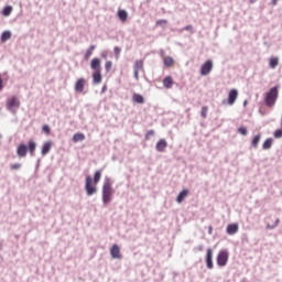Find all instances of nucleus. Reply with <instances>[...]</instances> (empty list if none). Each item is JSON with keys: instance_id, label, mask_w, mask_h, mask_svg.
I'll return each instance as SVG.
<instances>
[{"instance_id": "15", "label": "nucleus", "mask_w": 282, "mask_h": 282, "mask_svg": "<svg viewBox=\"0 0 282 282\" xmlns=\"http://www.w3.org/2000/svg\"><path fill=\"white\" fill-rule=\"evenodd\" d=\"M93 83L94 85H100V83H102L101 72H93Z\"/></svg>"}, {"instance_id": "26", "label": "nucleus", "mask_w": 282, "mask_h": 282, "mask_svg": "<svg viewBox=\"0 0 282 282\" xmlns=\"http://www.w3.org/2000/svg\"><path fill=\"white\" fill-rule=\"evenodd\" d=\"M94 50H96L95 45H90L89 48L85 53L86 61H89V57L94 54Z\"/></svg>"}, {"instance_id": "41", "label": "nucleus", "mask_w": 282, "mask_h": 282, "mask_svg": "<svg viewBox=\"0 0 282 282\" xmlns=\"http://www.w3.org/2000/svg\"><path fill=\"white\" fill-rule=\"evenodd\" d=\"M1 89H3V78H1V76H0V91H1Z\"/></svg>"}, {"instance_id": "12", "label": "nucleus", "mask_w": 282, "mask_h": 282, "mask_svg": "<svg viewBox=\"0 0 282 282\" xmlns=\"http://www.w3.org/2000/svg\"><path fill=\"white\" fill-rule=\"evenodd\" d=\"M206 265L208 270H213L214 264H213V249H207L206 251Z\"/></svg>"}, {"instance_id": "3", "label": "nucleus", "mask_w": 282, "mask_h": 282, "mask_svg": "<svg viewBox=\"0 0 282 282\" xmlns=\"http://www.w3.org/2000/svg\"><path fill=\"white\" fill-rule=\"evenodd\" d=\"M28 150L30 155L34 156V151H36V142L34 140L29 141V147L24 143L20 144L17 149L18 156L25 158V155H28Z\"/></svg>"}, {"instance_id": "18", "label": "nucleus", "mask_w": 282, "mask_h": 282, "mask_svg": "<svg viewBox=\"0 0 282 282\" xmlns=\"http://www.w3.org/2000/svg\"><path fill=\"white\" fill-rule=\"evenodd\" d=\"M163 87H165V89H171V87H173V77L166 76L163 79Z\"/></svg>"}, {"instance_id": "21", "label": "nucleus", "mask_w": 282, "mask_h": 282, "mask_svg": "<svg viewBox=\"0 0 282 282\" xmlns=\"http://www.w3.org/2000/svg\"><path fill=\"white\" fill-rule=\"evenodd\" d=\"M163 63L165 67H173V65L175 64V59H173V57L171 56H167V57H164Z\"/></svg>"}, {"instance_id": "34", "label": "nucleus", "mask_w": 282, "mask_h": 282, "mask_svg": "<svg viewBox=\"0 0 282 282\" xmlns=\"http://www.w3.org/2000/svg\"><path fill=\"white\" fill-rule=\"evenodd\" d=\"M238 132H240L241 135H248V129L246 127H240Z\"/></svg>"}, {"instance_id": "14", "label": "nucleus", "mask_w": 282, "mask_h": 282, "mask_svg": "<svg viewBox=\"0 0 282 282\" xmlns=\"http://www.w3.org/2000/svg\"><path fill=\"white\" fill-rule=\"evenodd\" d=\"M227 235H237L239 232V225L238 224H229L226 228Z\"/></svg>"}, {"instance_id": "40", "label": "nucleus", "mask_w": 282, "mask_h": 282, "mask_svg": "<svg viewBox=\"0 0 282 282\" xmlns=\"http://www.w3.org/2000/svg\"><path fill=\"white\" fill-rule=\"evenodd\" d=\"M139 72H140V70H134V78H135V80H138V79L140 78Z\"/></svg>"}, {"instance_id": "8", "label": "nucleus", "mask_w": 282, "mask_h": 282, "mask_svg": "<svg viewBox=\"0 0 282 282\" xmlns=\"http://www.w3.org/2000/svg\"><path fill=\"white\" fill-rule=\"evenodd\" d=\"M86 85L87 80H85V78H78L75 83V91H77V94H83V91H85Z\"/></svg>"}, {"instance_id": "10", "label": "nucleus", "mask_w": 282, "mask_h": 282, "mask_svg": "<svg viewBox=\"0 0 282 282\" xmlns=\"http://www.w3.org/2000/svg\"><path fill=\"white\" fill-rule=\"evenodd\" d=\"M237 98H239V91L234 88L228 93V105L237 102Z\"/></svg>"}, {"instance_id": "46", "label": "nucleus", "mask_w": 282, "mask_h": 282, "mask_svg": "<svg viewBox=\"0 0 282 282\" xmlns=\"http://www.w3.org/2000/svg\"><path fill=\"white\" fill-rule=\"evenodd\" d=\"M279 223V219H276V224Z\"/></svg>"}, {"instance_id": "33", "label": "nucleus", "mask_w": 282, "mask_h": 282, "mask_svg": "<svg viewBox=\"0 0 282 282\" xmlns=\"http://www.w3.org/2000/svg\"><path fill=\"white\" fill-rule=\"evenodd\" d=\"M202 118H206L208 116V106H204L200 111Z\"/></svg>"}, {"instance_id": "13", "label": "nucleus", "mask_w": 282, "mask_h": 282, "mask_svg": "<svg viewBox=\"0 0 282 282\" xmlns=\"http://www.w3.org/2000/svg\"><path fill=\"white\" fill-rule=\"evenodd\" d=\"M166 147H169L166 139H160L156 143V151H159V153H164V151H166Z\"/></svg>"}, {"instance_id": "25", "label": "nucleus", "mask_w": 282, "mask_h": 282, "mask_svg": "<svg viewBox=\"0 0 282 282\" xmlns=\"http://www.w3.org/2000/svg\"><path fill=\"white\" fill-rule=\"evenodd\" d=\"M259 142H261V134H257L253 137L251 144L254 149L259 147Z\"/></svg>"}, {"instance_id": "27", "label": "nucleus", "mask_w": 282, "mask_h": 282, "mask_svg": "<svg viewBox=\"0 0 282 282\" xmlns=\"http://www.w3.org/2000/svg\"><path fill=\"white\" fill-rule=\"evenodd\" d=\"M85 140V135L83 133H75L73 135V142H83Z\"/></svg>"}, {"instance_id": "17", "label": "nucleus", "mask_w": 282, "mask_h": 282, "mask_svg": "<svg viewBox=\"0 0 282 282\" xmlns=\"http://www.w3.org/2000/svg\"><path fill=\"white\" fill-rule=\"evenodd\" d=\"M52 150V141H46L42 147V155H47Z\"/></svg>"}, {"instance_id": "11", "label": "nucleus", "mask_w": 282, "mask_h": 282, "mask_svg": "<svg viewBox=\"0 0 282 282\" xmlns=\"http://www.w3.org/2000/svg\"><path fill=\"white\" fill-rule=\"evenodd\" d=\"M90 69H93V72H102V66L100 65V58H93L90 62Z\"/></svg>"}, {"instance_id": "42", "label": "nucleus", "mask_w": 282, "mask_h": 282, "mask_svg": "<svg viewBox=\"0 0 282 282\" xmlns=\"http://www.w3.org/2000/svg\"><path fill=\"white\" fill-rule=\"evenodd\" d=\"M208 235H213V226L208 227Z\"/></svg>"}, {"instance_id": "19", "label": "nucleus", "mask_w": 282, "mask_h": 282, "mask_svg": "<svg viewBox=\"0 0 282 282\" xmlns=\"http://www.w3.org/2000/svg\"><path fill=\"white\" fill-rule=\"evenodd\" d=\"M118 19H120V21H122V23H126L127 19H129V13L124 10H119L118 11Z\"/></svg>"}, {"instance_id": "32", "label": "nucleus", "mask_w": 282, "mask_h": 282, "mask_svg": "<svg viewBox=\"0 0 282 282\" xmlns=\"http://www.w3.org/2000/svg\"><path fill=\"white\" fill-rule=\"evenodd\" d=\"M42 131H43L44 133H46V135H50V133H52V129H51L50 126H47V124H44V126L42 127Z\"/></svg>"}, {"instance_id": "2", "label": "nucleus", "mask_w": 282, "mask_h": 282, "mask_svg": "<svg viewBox=\"0 0 282 282\" xmlns=\"http://www.w3.org/2000/svg\"><path fill=\"white\" fill-rule=\"evenodd\" d=\"M113 180H111V177L106 176L104 180V184H102V189H101V194H102V203L105 205L110 204L112 197H113Z\"/></svg>"}, {"instance_id": "38", "label": "nucleus", "mask_w": 282, "mask_h": 282, "mask_svg": "<svg viewBox=\"0 0 282 282\" xmlns=\"http://www.w3.org/2000/svg\"><path fill=\"white\" fill-rule=\"evenodd\" d=\"M274 138H282V129L275 130Z\"/></svg>"}, {"instance_id": "22", "label": "nucleus", "mask_w": 282, "mask_h": 282, "mask_svg": "<svg viewBox=\"0 0 282 282\" xmlns=\"http://www.w3.org/2000/svg\"><path fill=\"white\" fill-rule=\"evenodd\" d=\"M269 65L271 69H276V67L279 66V57H271L269 59Z\"/></svg>"}, {"instance_id": "30", "label": "nucleus", "mask_w": 282, "mask_h": 282, "mask_svg": "<svg viewBox=\"0 0 282 282\" xmlns=\"http://www.w3.org/2000/svg\"><path fill=\"white\" fill-rule=\"evenodd\" d=\"M167 23H169L167 20H158L156 21V25H159L160 28H166Z\"/></svg>"}, {"instance_id": "45", "label": "nucleus", "mask_w": 282, "mask_h": 282, "mask_svg": "<svg viewBox=\"0 0 282 282\" xmlns=\"http://www.w3.org/2000/svg\"><path fill=\"white\" fill-rule=\"evenodd\" d=\"M243 105H245V106L248 105V101H245Z\"/></svg>"}, {"instance_id": "20", "label": "nucleus", "mask_w": 282, "mask_h": 282, "mask_svg": "<svg viewBox=\"0 0 282 282\" xmlns=\"http://www.w3.org/2000/svg\"><path fill=\"white\" fill-rule=\"evenodd\" d=\"M132 100L137 102V105H144V97L140 94H133Z\"/></svg>"}, {"instance_id": "35", "label": "nucleus", "mask_w": 282, "mask_h": 282, "mask_svg": "<svg viewBox=\"0 0 282 282\" xmlns=\"http://www.w3.org/2000/svg\"><path fill=\"white\" fill-rule=\"evenodd\" d=\"M19 169H21V164L20 163H15L11 165V170L12 171H19Z\"/></svg>"}, {"instance_id": "24", "label": "nucleus", "mask_w": 282, "mask_h": 282, "mask_svg": "<svg viewBox=\"0 0 282 282\" xmlns=\"http://www.w3.org/2000/svg\"><path fill=\"white\" fill-rule=\"evenodd\" d=\"M141 69H144V61L139 59L134 64V70L140 72Z\"/></svg>"}, {"instance_id": "23", "label": "nucleus", "mask_w": 282, "mask_h": 282, "mask_svg": "<svg viewBox=\"0 0 282 282\" xmlns=\"http://www.w3.org/2000/svg\"><path fill=\"white\" fill-rule=\"evenodd\" d=\"M12 39V33L10 31H4L1 35V42L6 43V41H10Z\"/></svg>"}, {"instance_id": "4", "label": "nucleus", "mask_w": 282, "mask_h": 282, "mask_svg": "<svg viewBox=\"0 0 282 282\" xmlns=\"http://www.w3.org/2000/svg\"><path fill=\"white\" fill-rule=\"evenodd\" d=\"M276 100H279V86L271 88L264 96L267 107H274V105H276Z\"/></svg>"}, {"instance_id": "28", "label": "nucleus", "mask_w": 282, "mask_h": 282, "mask_svg": "<svg viewBox=\"0 0 282 282\" xmlns=\"http://www.w3.org/2000/svg\"><path fill=\"white\" fill-rule=\"evenodd\" d=\"M262 149H264V151H268V149H272V139H267L262 145Z\"/></svg>"}, {"instance_id": "16", "label": "nucleus", "mask_w": 282, "mask_h": 282, "mask_svg": "<svg viewBox=\"0 0 282 282\" xmlns=\"http://www.w3.org/2000/svg\"><path fill=\"white\" fill-rule=\"evenodd\" d=\"M186 197H188V189H183L176 197L177 204H182Z\"/></svg>"}, {"instance_id": "36", "label": "nucleus", "mask_w": 282, "mask_h": 282, "mask_svg": "<svg viewBox=\"0 0 282 282\" xmlns=\"http://www.w3.org/2000/svg\"><path fill=\"white\" fill-rule=\"evenodd\" d=\"M151 135H155V131H153V130L148 131L145 134V140H149V138H151Z\"/></svg>"}, {"instance_id": "37", "label": "nucleus", "mask_w": 282, "mask_h": 282, "mask_svg": "<svg viewBox=\"0 0 282 282\" xmlns=\"http://www.w3.org/2000/svg\"><path fill=\"white\" fill-rule=\"evenodd\" d=\"M120 52H122V50L119 46L115 47V55L118 58V56H120Z\"/></svg>"}, {"instance_id": "29", "label": "nucleus", "mask_w": 282, "mask_h": 282, "mask_svg": "<svg viewBox=\"0 0 282 282\" xmlns=\"http://www.w3.org/2000/svg\"><path fill=\"white\" fill-rule=\"evenodd\" d=\"M3 17H10L12 14V7H6L2 11Z\"/></svg>"}, {"instance_id": "9", "label": "nucleus", "mask_w": 282, "mask_h": 282, "mask_svg": "<svg viewBox=\"0 0 282 282\" xmlns=\"http://www.w3.org/2000/svg\"><path fill=\"white\" fill-rule=\"evenodd\" d=\"M110 256L112 259H122V253L120 252V246L112 245L110 248Z\"/></svg>"}, {"instance_id": "6", "label": "nucleus", "mask_w": 282, "mask_h": 282, "mask_svg": "<svg viewBox=\"0 0 282 282\" xmlns=\"http://www.w3.org/2000/svg\"><path fill=\"white\" fill-rule=\"evenodd\" d=\"M228 259H229L228 251L220 250L216 258L217 265H219V268H226V265H228Z\"/></svg>"}, {"instance_id": "5", "label": "nucleus", "mask_w": 282, "mask_h": 282, "mask_svg": "<svg viewBox=\"0 0 282 282\" xmlns=\"http://www.w3.org/2000/svg\"><path fill=\"white\" fill-rule=\"evenodd\" d=\"M6 107L8 111H11V113H17V109L21 107V101L19 100V97L12 96L7 99Z\"/></svg>"}, {"instance_id": "43", "label": "nucleus", "mask_w": 282, "mask_h": 282, "mask_svg": "<svg viewBox=\"0 0 282 282\" xmlns=\"http://www.w3.org/2000/svg\"><path fill=\"white\" fill-rule=\"evenodd\" d=\"M204 250V246H198V251L202 252Z\"/></svg>"}, {"instance_id": "7", "label": "nucleus", "mask_w": 282, "mask_h": 282, "mask_svg": "<svg viewBox=\"0 0 282 282\" xmlns=\"http://www.w3.org/2000/svg\"><path fill=\"white\" fill-rule=\"evenodd\" d=\"M213 72V61L208 59L200 66V76H208Z\"/></svg>"}, {"instance_id": "44", "label": "nucleus", "mask_w": 282, "mask_h": 282, "mask_svg": "<svg viewBox=\"0 0 282 282\" xmlns=\"http://www.w3.org/2000/svg\"><path fill=\"white\" fill-rule=\"evenodd\" d=\"M279 3V0H272V6H276Z\"/></svg>"}, {"instance_id": "1", "label": "nucleus", "mask_w": 282, "mask_h": 282, "mask_svg": "<svg viewBox=\"0 0 282 282\" xmlns=\"http://www.w3.org/2000/svg\"><path fill=\"white\" fill-rule=\"evenodd\" d=\"M102 177V172L100 170H97L94 174V178L91 176H86L85 182V191L88 195V197H91V195H96L98 193V182H100Z\"/></svg>"}, {"instance_id": "31", "label": "nucleus", "mask_w": 282, "mask_h": 282, "mask_svg": "<svg viewBox=\"0 0 282 282\" xmlns=\"http://www.w3.org/2000/svg\"><path fill=\"white\" fill-rule=\"evenodd\" d=\"M111 67H113V63L111 61H107L105 64L106 72H111Z\"/></svg>"}, {"instance_id": "39", "label": "nucleus", "mask_w": 282, "mask_h": 282, "mask_svg": "<svg viewBox=\"0 0 282 282\" xmlns=\"http://www.w3.org/2000/svg\"><path fill=\"white\" fill-rule=\"evenodd\" d=\"M184 30H186L187 32H193V25H186Z\"/></svg>"}]
</instances>
